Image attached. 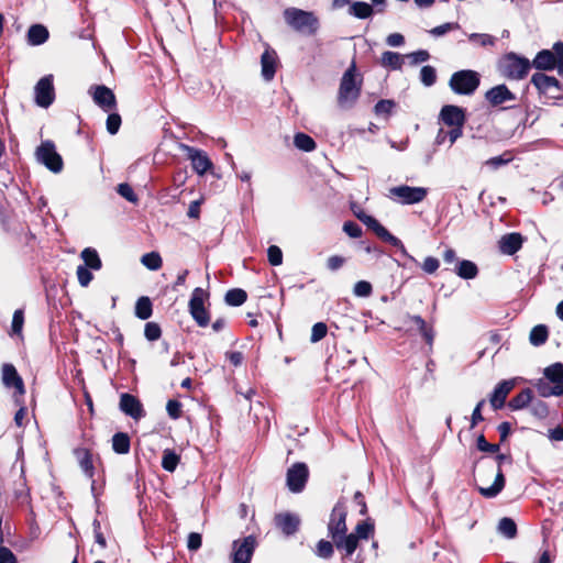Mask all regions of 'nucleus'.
Wrapping results in <instances>:
<instances>
[{
    "mask_svg": "<svg viewBox=\"0 0 563 563\" xmlns=\"http://www.w3.org/2000/svg\"><path fill=\"white\" fill-rule=\"evenodd\" d=\"M75 453L77 455L81 470L88 477L91 478L93 476V465L90 452L86 449H79L76 450Z\"/></svg>",
    "mask_w": 563,
    "mask_h": 563,
    "instance_id": "33",
    "label": "nucleus"
},
{
    "mask_svg": "<svg viewBox=\"0 0 563 563\" xmlns=\"http://www.w3.org/2000/svg\"><path fill=\"white\" fill-rule=\"evenodd\" d=\"M53 80V75H46L34 87L35 103L41 108H48L55 100Z\"/></svg>",
    "mask_w": 563,
    "mask_h": 563,
    "instance_id": "11",
    "label": "nucleus"
},
{
    "mask_svg": "<svg viewBox=\"0 0 563 563\" xmlns=\"http://www.w3.org/2000/svg\"><path fill=\"white\" fill-rule=\"evenodd\" d=\"M478 73L470 69L455 71L450 78V88L457 95H472L479 86Z\"/></svg>",
    "mask_w": 563,
    "mask_h": 563,
    "instance_id": "4",
    "label": "nucleus"
},
{
    "mask_svg": "<svg viewBox=\"0 0 563 563\" xmlns=\"http://www.w3.org/2000/svg\"><path fill=\"white\" fill-rule=\"evenodd\" d=\"M354 536H357L358 540H367L374 533V525L369 520L361 521L356 525Z\"/></svg>",
    "mask_w": 563,
    "mask_h": 563,
    "instance_id": "43",
    "label": "nucleus"
},
{
    "mask_svg": "<svg viewBox=\"0 0 563 563\" xmlns=\"http://www.w3.org/2000/svg\"><path fill=\"white\" fill-rule=\"evenodd\" d=\"M420 80L426 87H431L437 81V71L432 66H423L420 70Z\"/></svg>",
    "mask_w": 563,
    "mask_h": 563,
    "instance_id": "45",
    "label": "nucleus"
},
{
    "mask_svg": "<svg viewBox=\"0 0 563 563\" xmlns=\"http://www.w3.org/2000/svg\"><path fill=\"white\" fill-rule=\"evenodd\" d=\"M268 262L273 266H278L283 263V252L277 245H271L267 250Z\"/></svg>",
    "mask_w": 563,
    "mask_h": 563,
    "instance_id": "51",
    "label": "nucleus"
},
{
    "mask_svg": "<svg viewBox=\"0 0 563 563\" xmlns=\"http://www.w3.org/2000/svg\"><path fill=\"white\" fill-rule=\"evenodd\" d=\"M275 525L286 536H292L298 531L300 519L291 512H282L275 516Z\"/></svg>",
    "mask_w": 563,
    "mask_h": 563,
    "instance_id": "20",
    "label": "nucleus"
},
{
    "mask_svg": "<svg viewBox=\"0 0 563 563\" xmlns=\"http://www.w3.org/2000/svg\"><path fill=\"white\" fill-rule=\"evenodd\" d=\"M89 269L90 268H87L86 266H80V265L77 267L76 274H77L78 283L82 287H87L90 284V282L92 280L93 276Z\"/></svg>",
    "mask_w": 563,
    "mask_h": 563,
    "instance_id": "56",
    "label": "nucleus"
},
{
    "mask_svg": "<svg viewBox=\"0 0 563 563\" xmlns=\"http://www.w3.org/2000/svg\"><path fill=\"white\" fill-rule=\"evenodd\" d=\"M402 59L404 57L399 53L387 51L382 55V65L394 70H399L402 67Z\"/></svg>",
    "mask_w": 563,
    "mask_h": 563,
    "instance_id": "37",
    "label": "nucleus"
},
{
    "mask_svg": "<svg viewBox=\"0 0 563 563\" xmlns=\"http://www.w3.org/2000/svg\"><path fill=\"white\" fill-rule=\"evenodd\" d=\"M256 547V539L247 536L233 542L232 563H250Z\"/></svg>",
    "mask_w": 563,
    "mask_h": 563,
    "instance_id": "14",
    "label": "nucleus"
},
{
    "mask_svg": "<svg viewBox=\"0 0 563 563\" xmlns=\"http://www.w3.org/2000/svg\"><path fill=\"white\" fill-rule=\"evenodd\" d=\"M246 298L247 295L243 289L234 288L227 291L224 300L229 306L239 307L245 302Z\"/></svg>",
    "mask_w": 563,
    "mask_h": 563,
    "instance_id": "40",
    "label": "nucleus"
},
{
    "mask_svg": "<svg viewBox=\"0 0 563 563\" xmlns=\"http://www.w3.org/2000/svg\"><path fill=\"white\" fill-rule=\"evenodd\" d=\"M537 391L542 397L561 396L563 395V386L553 385L545 378L539 379L536 385Z\"/></svg>",
    "mask_w": 563,
    "mask_h": 563,
    "instance_id": "29",
    "label": "nucleus"
},
{
    "mask_svg": "<svg viewBox=\"0 0 563 563\" xmlns=\"http://www.w3.org/2000/svg\"><path fill=\"white\" fill-rule=\"evenodd\" d=\"M515 99V95L507 88L506 85H498L486 92V100L492 106H499L506 101H511Z\"/></svg>",
    "mask_w": 563,
    "mask_h": 563,
    "instance_id": "23",
    "label": "nucleus"
},
{
    "mask_svg": "<svg viewBox=\"0 0 563 563\" xmlns=\"http://www.w3.org/2000/svg\"><path fill=\"white\" fill-rule=\"evenodd\" d=\"M107 131L114 135L118 133L121 125V117L118 113H110L107 118Z\"/></svg>",
    "mask_w": 563,
    "mask_h": 563,
    "instance_id": "57",
    "label": "nucleus"
},
{
    "mask_svg": "<svg viewBox=\"0 0 563 563\" xmlns=\"http://www.w3.org/2000/svg\"><path fill=\"white\" fill-rule=\"evenodd\" d=\"M112 449L118 454H126L130 451V438L126 433L118 432L112 437Z\"/></svg>",
    "mask_w": 563,
    "mask_h": 563,
    "instance_id": "36",
    "label": "nucleus"
},
{
    "mask_svg": "<svg viewBox=\"0 0 563 563\" xmlns=\"http://www.w3.org/2000/svg\"><path fill=\"white\" fill-rule=\"evenodd\" d=\"M81 258L85 262L82 266H86L87 268L98 271L102 266L98 252L95 249L86 247L82 250Z\"/></svg>",
    "mask_w": 563,
    "mask_h": 563,
    "instance_id": "32",
    "label": "nucleus"
},
{
    "mask_svg": "<svg viewBox=\"0 0 563 563\" xmlns=\"http://www.w3.org/2000/svg\"><path fill=\"white\" fill-rule=\"evenodd\" d=\"M534 68L540 70H552L556 68V55L553 48L542 49L534 57L532 64Z\"/></svg>",
    "mask_w": 563,
    "mask_h": 563,
    "instance_id": "25",
    "label": "nucleus"
},
{
    "mask_svg": "<svg viewBox=\"0 0 563 563\" xmlns=\"http://www.w3.org/2000/svg\"><path fill=\"white\" fill-rule=\"evenodd\" d=\"M144 335L148 341H156L162 335V330L158 323L147 322L144 327Z\"/></svg>",
    "mask_w": 563,
    "mask_h": 563,
    "instance_id": "49",
    "label": "nucleus"
},
{
    "mask_svg": "<svg viewBox=\"0 0 563 563\" xmlns=\"http://www.w3.org/2000/svg\"><path fill=\"white\" fill-rule=\"evenodd\" d=\"M48 30L42 24L31 25L26 34L27 43L32 46L44 44L48 40Z\"/></svg>",
    "mask_w": 563,
    "mask_h": 563,
    "instance_id": "26",
    "label": "nucleus"
},
{
    "mask_svg": "<svg viewBox=\"0 0 563 563\" xmlns=\"http://www.w3.org/2000/svg\"><path fill=\"white\" fill-rule=\"evenodd\" d=\"M346 507L342 503H336L333 507L332 512L330 515V520L328 523V533L329 537L333 540H336L340 536L346 533Z\"/></svg>",
    "mask_w": 563,
    "mask_h": 563,
    "instance_id": "10",
    "label": "nucleus"
},
{
    "mask_svg": "<svg viewBox=\"0 0 563 563\" xmlns=\"http://www.w3.org/2000/svg\"><path fill=\"white\" fill-rule=\"evenodd\" d=\"M514 387L515 379L503 380L496 385L489 398V402L495 410L504 407L507 396Z\"/></svg>",
    "mask_w": 563,
    "mask_h": 563,
    "instance_id": "19",
    "label": "nucleus"
},
{
    "mask_svg": "<svg viewBox=\"0 0 563 563\" xmlns=\"http://www.w3.org/2000/svg\"><path fill=\"white\" fill-rule=\"evenodd\" d=\"M309 471L305 463H295L287 471V487L292 493H300L303 490L308 481Z\"/></svg>",
    "mask_w": 563,
    "mask_h": 563,
    "instance_id": "12",
    "label": "nucleus"
},
{
    "mask_svg": "<svg viewBox=\"0 0 563 563\" xmlns=\"http://www.w3.org/2000/svg\"><path fill=\"white\" fill-rule=\"evenodd\" d=\"M89 93L93 102L106 112L112 111L117 106L113 91L103 85L90 87Z\"/></svg>",
    "mask_w": 563,
    "mask_h": 563,
    "instance_id": "15",
    "label": "nucleus"
},
{
    "mask_svg": "<svg viewBox=\"0 0 563 563\" xmlns=\"http://www.w3.org/2000/svg\"><path fill=\"white\" fill-rule=\"evenodd\" d=\"M153 313L152 301L148 297H140L135 303V316L141 320H147Z\"/></svg>",
    "mask_w": 563,
    "mask_h": 563,
    "instance_id": "34",
    "label": "nucleus"
},
{
    "mask_svg": "<svg viewBox=\"0 0 563 563\" xmlns=\"http://www.w3.org/2000/svg\"><path fill=\"white\" fill-rule=\"evenodd\" d=\"M181 148L186 153L187 158L191 162L194 170L198 175H205L209 169L212 168L213 164L211 159L202 150L185 144L181 145Z\"/></svg>",
    "mask_w": 563,
    "mask_h": 563,
    "instance_id": "13",
    "label": "nucleus"
},
{
    "mask_svg": "<svg viewBox=\"0 0 563 563\" xmlns=\"http://www.w3.org/2000/svg\"><path fill=\"white\" fill-rule=\"evenodd\" d=\"M141 263L151 271H157L162 267L163 261L157 252H150L141 257Z\"/></svg>",
    "mask_w": 563,
    "mask_h": 563,
    "instance_id": "42",
    "label": "nucleus"
},
{
    "mask_svg": "<svg viewBox=\"0 0 563 563\" xmlns=\"http://www.w3.org/2000/svg\"><path fill=\"white\" fill-rule=\"evenodd\" d=\"M440 119L448 126H463L466 118L461 107L446 104L440 111Z\"/></svg>",
    "mask_w": 563,
    "mask_h": 563,
    "instance_id": "18",
    "label": "nucleus"
},
{
    "mask_svg": "<svg viewBox=\"0 0 563 563\" xmlns=\"http://www.w3.org/2000/svg\"><path fill=\"white\" fill-rule=\"evenodd\" d=\"M373 292V287L371 283L366 280H360L357 282L353 287V294L356 297L366 298L369 297Z\"/></svg>",
    "mask_w": 563,
    "mask_h": 563,
    "instance_id": "47",
    "label": "nucleus"
},
{
    "mask_svg": "<svg viewBox=\"0 0 563 563\" xmlns=\"http://www.w3.org/2000/svg\"><path fill=\"white\" fill-rule=\"evenodd\" d=\"M468 41L479 46H493L496 38L489 34L471 33L468 34Z\"/></svg>",
    "mask_w": 563,
    "mask_h": 563,
    "instance_id": "46",
    "label": "nucleus"
},
{
    "mask_svg": "<svg viewBox=\"0 0 563 563\" xmlns=\"http://www.w3.org/2000/svg\"><path fill=\"white\" fill-rule=\"evenodd\" d=\"M117 191L121 197L125 198L128 201L132 203L137 202V196L135 195V192L129 184H120L117 188Z\"/></svg>",
    "mask_w": 563,
    "mask_h": 563,
    "instance_id": "52",
    "label": "nucleus"
},
{
    "mask_svg": "<svg viewBox=\"0 0 563 563\" xmlns=\"http://www.w3.org/2000/svg\"><path fill=\"white\" fill-rule=\"evenodd\" d=\"M498 532L508 539H512L517 534V526L510 518H503L498 523Z\"/></svg>",
    "mask_w": 563,
    "mask_h": 563,
    "instance_id": "41",
    "label": "nucleus"
},
{
    "mask_svg": "<svg viewBox=\"0 0 563 563\" xmlns=\"http://www.w3.org/2000/svg\"><path fill=\"white\" fill-rule=\"evenodd\" d=\"M405 57L409 59L411 65H417L427 62L430 58V54L426 49H419L407 54Z\"/></svg>",
    "mask_w": 563,
    "mask_h": 563,
    "instance_id": "54",
    "label": "nucleus"
},
{
    "mask_svg": "<svg viewBox=\"0 0 563 563\" xmlns=\"http://www.w3.org/2000/svg\"><path fill=\"white\" fill-rule=\"evenodd\" d=\"M262 77L266 81H271L276 73L277 54L271 48H266L261 56Z\"/></svg>",
    "mask_w": 563,
    "mask_h": 563,
    "instance_id": "22",
    "label": "nucleus"
},
{
    "mask_svg": "<svg viewBox=\"0 0 563 563\" xmlns=\"http://www.w3.org/2000/svg\"><path fill=\"white\" fill-rule=\"evenodd\" d=\"M2 382L7 387H14L20 395L24 394V385L15 367L11 364H4L2 367Z\"/></svg>",
    "mask_w": 563,
    "mask_h": 563,
    "instance_id": "24",
    "label": "nucleus"
},
{
    "mask_svg": "<svg viewBox=\"0 0 563 563\" xmlns=\"http://www.w3.org/2000/svg\"><path fill=\"white\" fill-rule=\"evenodd\" d=\"M390 197L402 205H415L423 201L428 195L424 187H410L407 185L396 186L389 190Z\"/></svg>",
    "mask_w": 563,
    "mask_h": 563,
    "instance_id": "9",
    "label": "nucleus"
},
{
    "mask_svg": "<svg viewBox=\"0 0 563 563\" xmlns=\"http://www.w3.org/2000/svg\"><path fill=\"white\" fill-rule=\"evenodd\" d=\"M523 243V238L520 233L512 232L503 235L498 241L499 251L506 255H514L517 253Z\"/></svg>",
    "mask_w": 563,
    "mask_h": 563,
    "instance_id": "21",
    "label": "nucleus"
},
{
    "mask_svg": "<svg viewBox=\"0 0 563 563\" xmlns=\"http://www.w3.org/2000/svg\"><path fill=\"white\" fill-rule=\"evenodd\" d=\"M374 11L373 5L364 1L352 2L349 7V14L361 20L371 18Z\"/></svg>",
    "mask_w": 563,
    "mask_h": 563,
    "instance_id": "28",
    "label": "nucleus"
},
{
    "mask_svg": "<svg viewBox=\"0 0 563 563\" xmlns=\"http://www.w3.org/2000/svg\"><path fill=\"white\" fill-rule=\"evenodd\" d=\"M457 29H460V24L459 23H456V22H448V23H444V24H441V25H438V26L431 29L429 31V33L432 36L439 37V36H442L444 34H446L450 31L457 30Z\"/></svg>",
    "mask_w": 563,
    "mask_h": 563,
    "instance_id": "50",
    "label": "nucleus"
},
{
    "mask_svg": "<svg viewBox=\"0 0 563 563\" xmlns=\"http://www.w3.org/2000/svg\"><path fill=\"white\" fill-rule=\"evenodd\" d=\"M201 543H202V538H201L200 533H197V532L189 533L188 540H187V548L189 551H197L198 549H200Z\"/></svg>",
    "mask_w": 563,
    "mask_h": 563,
    "instance_id": "64",
    "label": "nucleus"
},
{
    "mask_svg": "<svg viewBox=\"0 0 563 563\" xmlns=\"http://www.w3.org/2000/svg\"><path fill=\"white\" fill-rule=\"evenodd\" d=\"M549 331L544 324L533 327L529 334V341L534 346L544 344L548 340Z\"/></svg>",
    "mask_w": 563,
    "mask_h": 563,
    "instance_id": "35",
    "label": "nucleus"
},
{
    "mask_svg": "<svg viewBox=\"0 0 563 563\" xmlns=\"http://www.w3.org/2000/svg\"><path fill=\"white\" fill-rule=\"evenodd\" d=\"M476 445H477V449L482 452L496 453L499 451V445L488 443L483 434H481L477 438Z\"/></svg>",
    "mask_w": 563,
    "mask_h": 563,
    "instance_id": "58",
    "label": "nucleus"
},
{
    "mask_svg": "<svg viewBox=\"0 0 563 563\" xmlns=\"http://www.w3.org/2000/svg\"><path fill=\"white\" fill-rule=\"evenodd\" d=\"M531 82L549 100H560L563 97L560 82L555 77L536 73L531 77Z\"/></svg>",
    "mask_w": 563,
    "mask_h": 563,
    "instance_id": "8",
    "label": "nucleus"
},
{
    "mask_svg": "<svg viewBox=\"0 0 563 563\" xmlns=\"http://www.w3.org/2000/svg\"><path fill=\"white\" fill-rule=\"evenodd\" d=\"M530 68V60L515 53H508L499 62V70L509 79L519 80L525 78Z\"/></svg>",
    "mask_w": 563,
    "mask_h": 563,
    "instance_id": "2",
    "label": "nucleus"
},
{
    "mask_svg": "<svg viewBox=\"0 0 563 563\" xmlns=\"http://www.w3.org/2000/svg\"><path fill=\"white\" fill-rule=\"evenodd\" d=\"M395 103L391 100H379L375 104L376 114H389L394 108Z\"/></svg>",
    "mask_w": 563,
    "mask_h": 563,
    "instance_id": "63",
    "label": "nucleus"
},
{
    "mask_svg": "<svg viewBox=\"0 0 563 563\" xmlns=\"http://www.w3.org/2000/svg\"><path fill=\"white\" fill-rule=\"evenodd\" d=\"M362 80L356 78V66L353 63L343 74L338 92V103L341 108L349 109L354 106L360 97Z\"/></svg>",
    "mask_w": 563,
    "mask_h": 563,
    "instance_id": "1",
    "label": "nucleus"
},
{
    "mask_svg": "<svg viewBox=\"0 0 563 563\" xmlns=\"http://www.w3.org/2000/svg\"><path fill=\"white\" fill-rule=\"evenodd\" d=\"M24 323V313L22 309H18L13 313L11 330L13 334H21Z\"/></svg>",
    "mask_w": 563,
    "mask_h": 563,
    "instance_id": "55",
    "label": "nucleus"
},
{
    "mask_svg": "<svg viewBox=\"0 0 563 563\" xmlns=\"http://www.w3.org/2000/svg\"><path fill=\"white\" fill-rule=\"evenodd\" d=\"M179 463V456L170 451L165 450L162 459V466L167 472H174Z\"/></svg>",
    "mask_w": 563,
    "mask_h": 563,
    "instance_id": "44",
    "label": "nucleus"
},
{
    "mask_svg": "<svg viewBox=\"0 0 563 563\" xmlns=\"http://www.w3.org/2000/svg\"><path fill=\"white\" fill-rule=\"evenodd\" d=\"M455 273L463 279H473L477 276L478 268L472 261L463 260L457 263Z\"/></svg>",
    "mask_w": 563,
    "mask_h": 563,
    "instance_id": "30",
    "label": "nucleus"
},
{
    "mask_svg": "<svg viewBox=\"0 0 563 563\" xmlns=\"http://www.w3.org/2000/svg\"><path fill=\"white\" fill-rule=\"evenodd\" d=\"M166 410L172 419H178L181 415V404L177 400H168Z\"/></svg>",
    "mask_w": 563,
    "mask_h": 563,
    "instance_id": "61",
    "label": "nucleus"
},
{
    "mask_svg": "<svg viewBox=\"0 0 563 563\" xmlns=\"http://www.w3.org/2000/svg\"><path fill=\"white\" fill-rule=\"evenodd\" d=\"M333 544L327 540H320L317 544L316 554L322 559H330L333 555Z\"/></svg>",
    "mask_w": 563,
    "mask_h": 563,
    "instance_id": "48",
    "label": "nucleus"
},
{
    "mask_svg": "<svg viewBox=\"0 0 563 563\" xmlns=\"http://www.w3.org/2000/svg\"><path fill=\"white\" fill-rule=\"evenodd\" d=\"M327 324L323 322H317L311 329V342L316 343L322 340L327 335Z\"/></svg>",
    "mask_w": 563,
    "mask_h": 563,
    "instance_id": "53",
    "label": "nucleus"
},
{
    "mask_svg": "<svg viewBox=\"0 0 563 563\" xmlns=\"http://www.w3.org/2000/svg\"><path fill=\"white\" fill-rule=\"evenodd\" d=\"M120 409L134 420H140L145 416L141 401L135 396L128 393L122 394L120 397Z\"/></svg>",
    "mask_w": 563,
    "mask_h": 563,
    "instance_id": "16",
    "label": "nucleus"
},
{
    "mask_svg": "<svg viewBox=\"0 0 563 563\" xmlns=\"http://www.w3.org/2000/svg\"><path fill=\"white\" fill-rule=\"evenodd\" d=\"M439 266H440L439 260L433 257V256L426 257L423 263H422V269L427 274L435 273L438 271Z\"/></svg>",
    "mask_w": 563,
    "mask_h": 563,
    "instance_id": "60",
    "label": "nucleus"
},
{
    "mask_svg": "<svg viewBox=\"0 0 563 563\" xmlns=\"http://www.w3.org/2000/svg\"><path fill=\"white\" fill-rule=\"evenodd\" d=\"M357 219L362 221L368 229L374 231V233L382 239L383 241L391 244L397 247L405 256H408L410 260L415 261L412 256L407 253V250L404 243L393 235L385 227H383L374 217L368 216L366 213H362V216L357 214Z\"/></svg>",
    "mask_w": 563,
    "mask_h": 563,
    "instance_id": "5",
    "label": "nucleus"
},
{
    "mask_svg": "<svg viewBox=\"0 0 563 563\" xmlns=\"http://www.w3.org/2000/svg\"><path fill=\"white\" fill-rule=\"evenodd\" d=\"M532 399V391L529 388L521 390L517 396H515L508 404L509 408L512 410H519L525 408Z\"/></svg>",
    "mask_w": 563,
    "mask_h": 563,
    "instance_id": "39",
    "label": "nucleus"
},
{
    "mask_svg": "<svg viewBox=\"0 0 563 563\" xmlns=\"http://www.w3.org/2000/svg\"><path fill=\"white\" fill-rule=\"evenodd\" d=\"M343 231L351 238H360L362 235V228L353 222V221H347L343 224Z\"/></svg>",
    "mask_w": 563,
    "mask_h": 563,
    "instance_id": "59",
    "label": "nucleus"
},
{
    "mask_svg": "<svg viewBox=\"0 0 563 563\" xmlns=\"http://www.w3.org/2000/svg\"><path fill=\"white\" fill-rule=\"evenodd\" d=\"M544 378L553 385L563 386V364L554 363L544 369Z\"/></svg>",
    "mask_w": 563,
    "mask_h": 563,
    "instance_id": "31",
    "label": "nucleus"
},
{
    "mask_svg": "<svg viewBox=\"0 0 563 563\" xmlns=\"http://www.w3.org/2000/svg\"><path fill=\"white\" fill-rule=\"evenodd\" d=\"M553 51L556 55V68L559 75L563 76V42H556L553 45Z\"/></svg>",
    "mask_w": 563,
    "mask_h": 563,
    "instance_id": "62",
    "label": "nucleus"
},
{
    "mask_svg": "<svg viewBox=\"0 0 563 563\" xmlns=\"http://www.w3.org/2000/svg\"><path fill=\"white\" fill-rule=\"evenodd\" d=\"M35 156L38 163L43 164L47 169L57 174L64 166L62 156L56 152L55 144L52 141H44L36 148Z\"/></svg>",
    "mask_w": 563,
    "mask_h": 563,
    "instance_id": "6",
    "label": "nucleus"
},
{
    "mask_svg": "<svg viewBox=\"0 0 563 563\" xmlns=\"http://www.w3.org/2000/svg\"><path fill=\"white\" fill-rule=\"evenodd\" d=\"M495 459L497 461V473L493 485L489 487H479V493L486 498L496 497L505 486V476L501 471V463L507 459V456L505 454H498Z\"/></svg>",
    "mask_w": 563,
    "mask_h": 563,
    "instance_id": "17",
    "label": "nucleus"
},
{
    "mask_svg": "<svg viewBox=\"0 0 563 563\" xmlns=\"http://www.w3.org/2000/svg\"><path fill=\"white\" fill-rule=\"evenodd\" d=\"M284 18L287 24L298 32L312 34L318 29V19L312 12L288 8L284 11Z\"/></svg>",
    "mask_w": 563,
    "mask_h": 563,
    "instance_id": "3",
    "label": "nucleus"
},
{
    "mask_svg": "<svg viewBox=\"0 0 563 563\" xmlns=\"http://www.w3.org/2000/svg\"><path fill=\"white\" fill-rule=\"evenodd\" d=\"M295 146L303 152H312L317 144L314 140L306 133H296L294 136Z\"/></svg>",
    "mask_w": 563,
    "mask_h": 563,
    "instance_id": "38",
    "label": "nucleus"
},
{
    "mask_svg": "<svg viewBox=\"0 0 563 563\" xmlns=\"http://www.w3.org/2000/svg\"><path fill=\"white\" fill-rule=\"evenodd\" d=\"M358 541L357 536H354V533H344L336 538V540H333V543L338 550L344 551L345 556H350L356 550Z\"/></svg>",
    "mask_w": 563,
    "mask_h": 563,
    "instance_id": "27",
    "label": "nucleus"
},
{
    "mask_svg": "<svg viewBox=\"0 0 563 563\" xmlns=\"http://www.w3.org/2000/svg\"><path fill=\"white\" fill-rule=\"evenodd\" d=\"M208 297L209 294L205 289L197 287L192 290L188 303L189 312L199 327H207L210 321L209 312L205 308V301Z\"/></svg>",
    "mask_w": 563,
    "mask_h": 563,
    "instance_id": "7",
    "label": "nucleus"
}]
</instances>
